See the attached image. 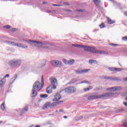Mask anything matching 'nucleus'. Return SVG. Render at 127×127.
<instances>
[{
	"label": "nucleus",
	"instance_id": "nucleus-1",
	"mask_svg": "<svg viewBox=\"0 0 127 127\" xmlns=\"http://www.w3.org/2000/svg\"><path fill=\"white\" fill-rule=\"evenodd\" d=\"M115 95L114 93H106L102 95H98L96 93H92L90 95H86V97L87 99L90 100H95L96 99H101L102 98H109V97H112Z\"/></svg>",
	"mask_w": 127,
	"mask_h": 127
},
{
	"label": "nucleus",
	"instance_id": "nucleus-2",
	"mask_svg": "<svg viewBox=\"0 0 127 127\" xmlns=\"http://www.w3.org/2000/svg\"><path fill=\"white\" fill-rule=\"evenodd\" d=\"M44 86V78L43 76H42V83H40V82H35L33 85V89L37 90L38 91H40L43 88Z\"/></svg>",
	"mask_w": 127,
	"mask_h": 127
},
{
	"label": "nucleus",
	"instance_id": "nucleus-3",
	"mask_svg": "<svg viewBox=\"0 0 127 127\" xmlns=\"http://www.w3.org/2000/svg\"><path fill=\"white\" fill-rule=\"evenodd\" d=\"M50 82L51 83V86H53V88L54 90H55L57 87V85H58V82L57 81V79L54 77H51L50 78Z\"/></svg>",
	"mask_w": 127,
	"mask_h": 127
},
{
	"label": "nucleus",
	"instance_id": "nucleus-4",
	"mask_svg": "<svg viewBox=\"0 0 127 127\" xmlns=\"http://www.w3.org/2000/svg\"><path fill=\"white\" fill-rule=\"evenodd\" d=\"M84 51L87 52H91V53H96L97 54H101L102 52L101 51L97 50L95 48H86L84 49Z\"/></svg>",
	"mask_w": 127,
	"mask_h": 127
},
{
	"label": "nucleus",
	"instance_id": "nucleus-5",
	"mask_svg": "<svg viewBox=\"0 0 127 127\" xmlns=\"http://www.w3.org/2000/svg\"><path fill=\"white\" fill-rule=\"evenodd\" d=\"M21 64L20 60L11 61L9 63V66L10 67H14L15 66H19Z\"/></svg>",
	"mask_w": 127,
	"mask_h": 127
},
{
	"label": "nucleus",
	"instance_id": "nucleus-6",
	"mask_svg": "<svg viewBox=\"0 0 127 127\" xmlns=\"http://www.w3.org/2000/svg\"><path fill=\"white\" fill-rule=\"evenodd\" d=\"M65 92L67 94H71L72 93H75L76 92V87L74 86H70L67 87L64 89Z\"/></svg>",
	"mask_w": 127,
	"mask_h": 127
},
{
	"label": "nucleus",
	"instance_id": "nucleus-7",
	"mask_svg": "<svg viewBox=\"0 0 127 127\" xmlns=\"http://www.w3.org/2000/svg\"><path fill=\"white\" fill-rule=\"evenodd\" d=\"M72 46L73 47H75L76 48H95L94 47L87 46L82 45H78V44H72Z\"/></svg>",
	"mask_w": 127,
	"mask_h": 127
},
{
	"label": "nucleus",
	"instance_id": "nucleus-8",
	"mask_svg": "<svg viewBox=\"0 0 127 127\" xmlns=\"http://www.w3.org/2000/svg\"><path fill=\"white\" fill-rule=\"evenodd\" d=\"M28 43L31 45H33L34 43H36V44H38V45H40V47H42V45H43V43L34 40H29Z\"/></svg>",
	"mask_w": 127,
	"mask_h": 127
},
{
	"label": "nucleus",
	"instance_id": "nucleus-9",
	"mask_svg": "<svg viewBox=\"0 0 127 127\" xmlns=\"http://www.w3.org/2000/svg\"><path fill=\"white\" fill-rule=\"evenodd\" d=\"M62 97L59 92H58L55 95L54 98L53 99V102H58L59 100H61Z\"/></svg>",
	"mask_w": 127,
	"mask_h": 127
},
{
	"label": "nucleus",
	"instance_id": "nucleus-10",
	"mask_svg": "<svg viewBox=\"0 0 127 127\" xmlns=\"http://www.w3.org/2000/svg\"><path fill=\"white\" fill-rule=\"evenodd\" d=\"M13 46H17V47H20V48H26V47H27V46H25L24 44L20 43L16 44L15 42H14V44L13 45Z\"/></svg>",
	"mask_w": 127,
	"mask_h": 127
},
{
	"label": "nucleus",
	"instance_id": "nucleus-11",
	"mask_svg": "<svg viewBox=\"0 0 127 127\" xmlns=\"http://www.w3.org/2000/svg\"><path fill=\"white\" fill-rule=\"evenodd\" d=\"M9 77V74H6L4 78H3V79L2 80L0 81V88H2V87H3V85H4V84H5V81H3L2 80H3V79H5V78H7Z\"/></svg>",
	"mask_w": 127,
	"mask_h": 127
},
{
	"label": "nucleus",
	"instance_id": "nucleus-12",
	"mask_svg": "<svg viewBox=\"0 0 127 127\" xmlns=\"http://www.w3.org/2000/svg\"><path fill=\"white\" fill-rule=\"evenodd\" d=\"M90 69H86V70H80L78 69L75 71L76 74H82L83 73H87Z\"/></svg>",
	"mask_w": 127,
	"mask_h": 127
},
{
	"label": "nucleus",
	"instance_id": "nucleus-13",
	"mask_svg": "<svg viewBox=\"0 0 127 127\" xmlns=\"http://www.w3.org/2000/svg\"><path fill=\"white\" fill-rule=\"evenodd\" d=\"M63 101H60L58 102H53V103H51V108H54V107H56V106H58L61 103H63Z\"/></svg>",
	"mask_w": 127,
	"mask_h": 127
},
{
	"label": "nucleus",
	"instance_id": "nucleus-14",
	"mask_svg": "<svg viewBox=\"0 0 127 127\" xmlns=\"http://www.w3.org/2000/svg\"><path fill=\"white\" fill-rule=\"evenodd\" d=\"M51 63L53 65V66H59V65H60L61 64L60 62L56 60L52 61L51 62Z\"/></svg>",
	"mask_w": 127,
	"mask_h": 127
},
{
	"label": "nucleus",
	"instance_id": "nucleus-15",
	"mask_svg": "<svg viewBox=\"0 0 127 127\" xmlns=\"http://www.w3.org/2000/svg\"><path fill=\"white\" fill-rule=\"evenodd\" d=\"M111 90L112 91H117L118 90H121V87H111L107 89V91H110Z\"/></svg>",
	"mask_w": 127,
	"mask_h": 127
},
{
	"label": "nucleus",
	"instance_id": "nucleus-16",
	"mask_svg": "<svg viewBox=\"0 0 127 127\" xmlns=\"http://www.w3.org/2000/svg\"><path fill=\"white\" fill-rule=\"evenodd\" d=\"M52 89H53V86L52 87V85L49 86L47 88V90H46L47 93H48V94H51V93H52Z\"/></svg>",
	"mask_w": 127,
	"mask_h": 127
},
{
	"label": "nucleus",
	"instance_id": "nucleus-17",
	"mask_svg": "<svg viewBox=\"0 0 127 127\" xmlns=\"http://www.w3.org/2000/svg\"><path fill=\"white\" fill-rule=\"evenodd\" d=\"M109 70L110 71H112L113 72H115V71H118L119 72L120 71H122L123 70L122 68H116L115 67H109Z\"/></svg>",
	"mask_w": 127,
	"mask_h": 127
},
{
	"label": "nucleus",
	"instance_id": "nucleus-18",
	"mask_svg": "<svg viewBox=\"0 0 127 127\" xmlns=\"http://www.w3.org/2000/svg\"><path fill=\"white\" fill-rule=\"evenodd\" d=\"M51 108V105L50 102H47L43 106V110H45L47 109V108Z\"/></svg>",
	"mask_w": 127,
	"mask_h": 127
},
{
	"label": "nucleus",
	"instance_id": "nucleus-19",
	"mask_svg": "<svg viewBox=\"0 0 127 127\" xmlns=\"http://www.w3.org/2000/svg\"><path fill=\"white\" fill-rule=\"evenodd\" d=\"M32 97H36L37 96V91H38L36 89H34V88H33L32 90Z\"/></svg>",
	"mask_w": 127,
	"mask_h": 127
},
{
	"label": "nucleus",
	"instance_id": "nucleus-20",
	"mask_svg": "<svg viewBox=\"0 0 127 127\" xmlns=\"http://www.w3.org/2000/svg\"><path fill=\"white\" fill-rule=\"evenodd\" d=\"M73 63H75V61L73 59L68 61L67 65H72Z\"/></svg>",
	"mask_w": 127,
	"mask_h": 127
},
{
	"label": "nucleus",
	"instance_id": "nucleus-21",
	"mask_svg": "<svg viewBox=\"0 0 127 127\" xmlns=\"http://www.w3.org/2000/svg\"><path fill=\"white\" fill-rule=\"evenodd\" d=\"M89 63L90 65H92L93 63H94V64H98V62H97V61L90 60L89 61Z\"/></svg>",
	"mask_w": 127,
	"mask_h": 127
},
{
	"label": "nucleus",
	"instance_id": "nucleus-22",
	"mask_svg": "<svg viewBox=\"0 0 127 127\" xmlns=\"http://www.w3.org/2000/svg\"><path fill=\"white\" fill-rule=\"evenodd\" d=\"M107 20L109 24H113V23H115V21L112 20L110 18H107Z\"/></svg>",
	"mask_w": 127,
	"mask_h": 127
},
{
	"label": "nucleus",
	"instance_id": "nucleus-23",
	"mask_svg": "<svg viewBox=\"0 0 127 127\" xmlns=\"http://www.w3.org/2000/svg\"><path fill=\"white\" fill-rule=\"evenodd\" d=\"M5 42L7 43V44H9V45H13L14 44V42H11L10 41H5Z\"/></svg>",
	"mask_w": 127,
	"mask_h": 127
},
{
	"label": "nucleus",
	"instance_id": "nucleus-24",
	"mask_svg": "<svg viewBox=\"0 0 127 127\" xmlns=\"http://www.w3.org/2000/svg\"><path fill=\"white\" fill-rule=\"evenodd\" d=\"M93 1L95 5H97V6L99 5V4H100V2H101L100 0H93Z\"/></svg>",
	"mask_w": 127,
	"mask_h": 127
},
{
	"label": "nucleus",
	"instance_id": "nucleus-25",
	"mask_svg": "<svg viewBox=\"0 0 127 127\" xmlns=\"http://www.w3.org/2000/svg\"><path fill=\"white\" fill-rule=\"evenodd\" d=\"M92 89H93V87L89 86L88 88L84 89V91H85V92H87V91H90V90H92Z\"/></svg>",
	"mask_w": 127,
	"mask_h": 127
},
{
	"label": "nucleus",
	"instance_id": "nucleus-26",
	"mask_svg": "<svg viewBox=\"0 0 127 127\" xmlns=\"http://www.w3.org/2000/svg\"><path fill=\"white\" fill-rule=\"evenodd\" d=\"M1 110H5V107L4 106V102H3L0 106Z\"/></svg>",
	"mask_w": 127,
	"mask_h": 127
},
{
	"label": "nucleus",
	"instance_id": "nucleus-27",
	"mask_svg": "<svg viewBox=\"0 0 127 127\" xmlns=\"http://www.w3.org/2000/svg\"><path fill=\"white\" fill-rule=\"evenodd\" d=\"M40 97L41 98H47V97H48V95H47V94H41L40 95Z\"/></svg>",
	"mask_w": 127,
	"mask_h": 127
},
{
	"label": "nucleus",
	"instance_id": "nucleus-28",
	"mask_svg": "<svg viewBox=\"0 0 127 127\" xmlns=\"http://www.w3.org/2000/svg\"><path fill=\"white\" fill-rule=\"evenodd\" d=\"M28 111V106L25 107L23 109V112H27Z\"/></svg>",
	"mask_w": 127,
	"mask_h": 127
},
{
	"label": "nucleus",
	"instance_id": "nucleus-29",
	"mask_svg": "<svg viewBox=\"0 0 127 127\" xmlns=\"http://www.w3.org/2000/svg\"><path fill=\"white\" fill-rule=\"evenodd\" d=\"M81 84H89V81L87 80H84L81 82Z\"/></svg>",
	"mask_w": 127,
	"mask_h": 127
},
{
	"label": "nucleus",
	"instance_id": "nucleus-30",
	"mask_svg": "<svg viewBox=\"0 0 127 127\" xmlns=\"http://www.w3.org/2000/svg\"><path fill=\"white\" fill-rule=\"evenodd\" d=\"M53 6H62V5L57 4H52Z\"/></svg>",
	"mask_w": 127,
	"mask_h": 127
},
{
	"label": "nucleus",
	"instance_id": "nucleus-31",
	"mask_svg": "<svg viewBox=\"0 0 127 127\" xmlns=\"http://www.w3.org/2000/svg\"><path fill=\"white\" fill-rule=\"evenodd\" d=\"M110 45H111V46H113L114 47L116 46H119V45L115 44H110Z\"/></svg>",
	"mask_w": 127,
	"mask_h": 127
},
{
	"label": "nucleus",
	"instance_id": "nucleus-32",
	"mask_svg": "<svg viewBox=\"0 0 127 127\" xmlns=\"http://www.w3.org/2000/svg\"><path fill=\"white\" fill-rule=\"evenodd\" d=\"M122 39L124 41H127V36L123 37Z\"/></svg>",
	"mask_w": 127,
	"mask_h": 127
},
{
	"label": "nucleus",
	"instance_id": "nucleus-33",
	"mask_svg": "<svg viewBox=\"0 0 127 127\" xmlns=\"http://www.w3.org/2000/svg\"><path fill=\"white\" fill-rule=\"evenodd\" d=\"M100 28H104L105 27V25H104V23H102L99 25Z\"/></svg>",
	"mask_w": 127,
	"mask_h": 127
},
{
	"label": "nucleus",
	"instance_id": "nucleus-34",
	"mask_svg": "<svg viewBox=\"0 0 127 127\" xmlns=\"http://www.w3.org/2000/svg\"><path fill=\"white\" fill-rule=\"evenodd\" d=\"M63 62H64V63H65V64H66L67 65H68V61H67L66 60L64 59L63 60Z\"/></svg>",
	"mask_w": 127,
	"mask_h": 127
},
{
	"label": "nucleus",
	"instance_id": "nucleus-35",
	"mask_svg": "<svg viewBox=\"0 0 127 127\" xmlns=\"http://www.w3.org/2000/svg\"><path fill=\"white\" fill-rule=\"evenodd\" d=\"M4 28H10V26L9 25H6V26H4Z\"/></svg>",
	"mask_w": 127,
	"mask_h": 127
},
{
	"label": "nucleus",
	"instance_id": "nucleus-36",
	"mask_svg": "<svg viewBox=\"0 0 127 127\" xmlns=\"http://www.w3.org/2000/svg\"><path fill=\"white\" fill-rule=\"evenodd\" d=\"M103 79H106V80H109V79H111V77L104 76Z\"/></svg>",
	"mask_w": 127,
	"mask_h": 127
},
{
	"label": "nucleus",
	"instance_id": "nucleus-37",
	"mask_svg": "<svg viewBox=\"0 0 127 127\" xmlns=\"http://www.w3.org/2000/svg\"><path fill=\"white\" fill-rule=\"evenodd\" d=\"M77 11H79V12H83L84 11V10L83 9H78L77 10Z\"/></svg>",
	"mask_w": 127,
	"mask_h": 127
},
{
	"label": "nucleus",
	"instance_id": "nucleus-38",
	"mask_svg": "<svg viewBox=\"0 0 127 127\" xmlns=\"http://www.w3.org/2000/svg\"><path fill=\"white\" fill-rule=\"evenodd\" d=\"M64 11L70 12V11H72V10H70V9H69V10H68V9H65V10H64Z\"/></svg>",
	"mask_w": 127,
	"mask_h": 127
},
{
	"label": "nucleus",
	"instance_id": "nucleus-39",
	"mask_svg": "<svg viewBox=\"0 0 127 127\" xmlns=\"http://www.w3.org/2000/svg\"><path fill=\"white\" fill-rule=\"evenodd\" d=\"M64 3V4H65V5H69V3H68L67 2H65Z\"/></svg>",
	"mask_w": 127,
	"mask_h": 127
},
{
	"label": "nucleus",
	"instance_id": "nucleus-40",
	"mask_svg": "<svg viewBox=\"0 0 127 127\" xmlns=\"http://www.w3.org/2000/svg\"><path fill=\"white\" fill-rule=\"evenodd\" d=\"M43 4H47L48 2L46 1H43Z\"/></svg>",
	"mask_w": 127,
	"mask_h": 127
},
{
	"label": "nucleus",
	"instance_id": "nucleus-41",
	"mask_svg": "<svg viewBox=\"0 0 127 127\" xmlns=\"http://www.w3.org/2000/svg\"><path fill=\"white\" fill-rule=\"evenodd\" d=\"M12 30H13V32H14V31H16L17 30H16V28H13Z\"/></svg>",
	"mask_w": 127,
	"mask_h": 127
},
{
	"label": "nucleus",
	"instance_id": "nucleus-42",
	"mask_svg": "<svg viewBox=\"0 0 127 127\" xmlns=\"http://www.w3.org/2000/svg\"><path fill=\"white\" fill-rule=\"evenodd\" d=\"M47 12L48 13H50V12H51V10H47Z\"/></svg>",
	"mask_w": 127,
	"mask_h": 127
},
{
	"label": "nucleus",
	"instance_id": "nucleus-43",
	"mask_svg": "<svg viewBox=\"0 0 127 127\" xmlns=\"http://www.w3.org/2000/svg\"><path fill=\"white\" fill-rule=\"evenodd\" d=\"M60 113H63V109L60 110Z\"/></svg>",
	"mask_w": 127,
	"mask_h": 127
},
{
	"label": "nucleus",
	"instance_id": "nucleus-44",
	"mask_svg": "<svg viewBox=\"0 0 127 127\" xmlns=\"http://www.w3.org/2000/svg\"><path fill=\"white\" fill-rule=\"evenodd\" d=\"M124 105H125V106H127V103L124 102Z\"/></svg>",
	"mask_w": 127,
	"mask_h": 127
},
{
	"label": "nucleus",
	"instance_id": "nucleus-45",
	"mask_svg": "<svg viewBox=\"0 0 127 127\" xmlns=\"http://www.w3.org/2000/svg\"><path fill=\"white\" fill-rule=\"evenodd\" d=\"M50 45V47H55L54 45Z\"/></svg>",
	"mask_w": 127,
	"mask_h": 127
},
{
	"label": "nucleus",
	"instance_id": "nucleus-46",
	"mask_svg": "<svg viewBox=\"0 0 127 127\" xmlns=\"http://www.w3.org/2000/svg\"><path fill=\"white\" fill-rule=\"evenodd\" d=\"M64 119H67V116H64Z\"/></svg>",
	"mask_w": 127,
	"mask_h": 127
},
{
	"label": "nucleus",
	"instance_id": "nucleus-47",
	"mask_svg": "<svg viewBox=\"0 0 127 127\" xmlns=\"http://www.w3.org/2000/svg\"><path fill=\"white\" fill-rule=\"evenodd\" d=\"M41 101H42V100H39V101H38V103H40V102H41Z\"/></svg>",
	"mask_w": 127,
	"mask_h": 127
},
{
	"label": "nucleus",
	"instance_id": "nucleus-48",
	"mask_svg": "<svg viewBox=\"0 0 127 127\" xmlns=\"http://www.w3.org/2000/svg\"><path fill=\"white\" fill-rule=\"evenodd\" d=\"M35 127H40V126L37 125V126H36Z\"/></svg>",
	"mask_w": 127,
	"mask_h": 127
},
{
	"label": "nucleus",
	"instance_id": "nucleus-49",
	"mask_svg": "<svg viewBox=\"0 0 127 127\" xmlns=\"http://www.w3.org/2000/svg\"><path fill=\"white\" fill-rule=\"evenodd\" d=\"M126 101H127V97L126 98Z\"/></svg>",
	"mask_w": 127,
	"mask_h": 127
},
{
	"label": "nucleus",
	"instance_id": "nucleus-50",
	"mask_svg": "<svg viewBox=\"0 0 127 127\" xmlns=\"http://www.w3.org/2000/svg\"><path fill=\"white\" fill-rule=\"evenodd\" d=\"M16 77H17V75H15Z\"/></svg>",
	"mask_w": 127,
	"mask_h": 127
}]
</instances>
